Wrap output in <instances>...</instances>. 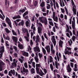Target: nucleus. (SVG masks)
I'll list each match as a JSON object with an SVG mask.
<instances>
[{"mask_svg": "<svg viewBox=\"0 0 78 78\" xmlns=\"http://www.w3.org/2000/svg\"><path fill=\"white\" fill-rule=\"evenodd\" d=\"M51 3H50L51 6V9L53 12L52 13V18L53 19L54 21H55V22H58V16H55V14H56V12H54V9L53 8V3L51 2Z\"/></svg>", "mask_w": 78, "mask_h": 78, "instance_id": "f257e3e1", "label": "nucleus"}, {"mask_svg": "<svg viewBox=\"0 0 78 78\" xmlns=\"http://www.w3.org/2000/svg\"><path fill=\"white\" fill-rule=\"evenodd\" d=\"M38 19L40 22H41L42 23H45V24H47V18L45 17H39Z\"/></svg>", "mask_w": 78, "mask_h": 78, "instance_id": "f03ea898", "label": "nucleus"}, {"mask_svg": "<svg viewBox=\"0 0 78 78\" xmlns=\"http://www.w3.org/2000/svg\"><path fill=\"white\" fill-rule=\"evenodd\" d=\"M73 21H72V27L73 29V34L74 35H76L75 34V17H74L73 19Z\"/></svg>", "mask_w": 78, "mask_h": 78, "instance_id": "7ed1b4c3", "label": "nucleus"}, {"mask_svg": "<svg viewBox=\"0 0 78 78\" xmlns=\"http://www.w3.org/2000/svg\"><path fill=\"white\" fill-rule=\"evenodd\" d=\"M54 59L55 60V67L57 69H59V67H60V65H59V63H58V60H57V58H56V56H55L54 57Z\"/></svg>", "mask_w": 78, "mask_h": 78, "instance_id": "20e7f679", "label": "nucleus"}, {"mask_svg": "<svg viewBox=\"0 0 78 78\" xmlns=\"http://www.w3.org/2000/svg\"><path fill=\"white\" fill-rule=\"evenodd\" d=\"M43 71L44 73L43 72L42 70V69L40 70V72H41V73H39L40 74V75L41 76H42L43 75H46V73H47V70L45 69H44Z\"/></svg>", "mask_w": 78, "mask_h": 78, "instance_id": "39448f33", "label": "nucleus"}, {"mask_svg": "<svg viewBox=\"0 0 78 78\" xmlns=\"http://www.w3.org/2000/svg\"><path fill=\"white\" fill-rule=\"evenodd\" d=\"M5 48H4V46H1L0 47V58H2V55H3V53L4 52Z\"/></svg>", "mask_w": 78, "mask_h": 78, "instance_id": "423d86ee", "label": "nucleus"}, {"mask_svg": "<svg viewBox=\"0 0 78 78\" xmlns=\"http://www.w3.org/2000/svg\"><path fill=\"white\" fill-rule=\"evenodd\" d=\"M56 55L57 56L56 58H57L58 61H59V59H61L62 56H61V54L58 51H57L56 53Z\"/></svg>", "mask_w": 78, "mask_h": 78, "instance_id": "0eeeda50", "label": "nucleus"}, {"mask_svg": "<svg viewBox=\"0 0 78 78\" xmlns=\"http://www.w3.org/2000/svg\"><path fill=\"white\" fill-rule=\"evenodd\" d=\"M6 22L8 24L9 27L10 28H12V26L11 25V20H9V18L6 17L5 19Z\"/></svg>", "mask_w": 78, "mask_h": 78, "instance_id": "6e6552de", "label": "nucleus"}, {"mask_svg": "<svg viewBox=\"0 0 78 78\" xmlns=\"http://www.w3.org/2000/svg\"><path fill=\"white\" fill-rule=\"evenodd\" d=\"M51 40L52 42L54 44V46H55L56 41V39H55V36H52L51 37Z\"/></svg>", "mask_w": 78, "mask_h": 78, "instance_id": "1a4fd4ad", "label": "nucleus"}, {"mask_svg": "<svg viewBox=\"0 0 78 78\" xmlns=\"http://www.w3.org/2000/svg\"><path fill=\"white\" fill-rule=\"evenodd\" d=\"M51 53L54 55L55 53V50L54 49V48L53 47V44H51Z\"/></svg>", "mask_w": 78, "mask_h": 78, "instance_id": "9d476101", "label": "nucleus"}, {"mask_svg": "<svg viewBox=\"0 0 78 78\" xmlns=\"http://www.w3.org/2000/svg\"><path fill=\"white\" fill-rule=\"evenodd\" d=\"M41 39V38H40V37L38 35H37L36 36V40H35V42L37 43L36 45H39V41H40V40Z\"/></svg>", "mask_w": 78, "mask_h": 78, "instance_id": "9b49d317", "label": "nucleus"}, {"mask_svg": "<svg viewBox=\"0 0 78 78\" xmlns=\"http://www.w3.org/2000/svg\"><path fill=\"white\" fill-rule=\"evenodd\" d=\"M73 14L75 16L76 14V10L75 9L76 8V6L75 5H73Z\"/></svg>", "mask_w": 78, "mask_h": 78, "instance_id": "f8f14e48", "label": "nucleus"}, {"mask_svg": "<svg viewBox=\"0 0 78 78\" xmlns=\"http://www.w3.org/2000/svg\"><path fill=\"white\" fill-rule=\"evenodd\" d=\"M12 74H13V75H15V70L14 69L11 70L9 72L8 75L10 76H12Z\"/></svg>", "mask_w": 78, "mask_h": 78, "instance_id": "ddd939ff", "label": "nucleus"}, {"mask_svg": "<svg viewBox=\"0 0 78 78\" xmlns=\"http://www.w3.org/2000/svg\"><path fill=\"white\" fill-rule=\"evenodd\" d=\"M45 49L46 50L47 52L48 53L50 54V46L47 45L45 47Z\"/></svg>", "mask_w": 78, "mask_h": 78, "instance_id": "4468645a", "label": "nucleus"}, {"mask_svg": "<svg viewBox=\"0 0 78 78\" xmlns=\"http://www.w3.org/2000/svg\"><path fill=\"white\" fill-rule=\"evenodd\" d=\"M23 72L21 71V72L23 75H25V73L28 72V70L25 69L24 67L23 68Z\"/></svg>", "mask_w": 78, "mask_h": 78, "instance_id": "2eb2a0df", "label": "nucleus"}, {"mask_svg": "<svg viewBox=\"0 0 78 78\" xmlns=\"http://www.w3.org/2000/svg\"><path fill=\"white\" fill-rule=\"evenodd\" d=\"M59 0V2H60V6H61V7L65 6V4H64V2H63V1H62V0Z\"/></svg>", "mask_w": 78, "mask_h": 78, "instance_id": "dca6fc26", "label": "nucleus"}, {"mask_svg": "<svg viewBox=\"0 0 78 78\" xmlns=\"http://www.w3.org/2000/svg\"><path fill=\"white\" fill-rule=\"evenodd\" d=\"M28 20V21H27L26 22V25L27 27H30V25H31V23H30V21L29 20Z\"/></svg>", "mask_w": 78, "mask_h": 78, "instance_id": "f3484780", "label": "nucleus"}, {"mask_svg": "<svg viewBox=\"0 0 78 78\" xmlns=\"http://www.w3.org/2000/svg\"><path fill=\"white\" fill-rule=\"evenodd\" d=\"M67 72H68V73H69V72H70L72 71V69L70 67V65H68L67 67Z\"/></svg>", "mask_w": 78, "mask_h": 78, "instance_id": "a211bd4d", "label": "nucleus"}, {"mask_svg": "<svg viewBox=\"0 0 78 78\" xmlns=\"http://www.w3.org/2000/svg\"><path fill=\"white\" fill-rule=\"evenodd\" d=\"M51 1L52 2V3L53 4V2H52V1L51 0H50V4H47V6H46V8L47 9H51V5L50 4V3H51Z\"/></svg>", "mask_w": 78, "mask_h": 78, "instance_id": "6ab92c4d", "label": "nucleus"}, {"mask_svg": "<svg viewBox=\"0 0 78 78\" xmlns=\"http://www.w3.org/2000/svg\"><path fill=\"white\" fill-rule=\"evenodd\" d=\"M34 48V51H35V52H36V51L40 52V49L38 46H36V47Z\"/></svg>", "mask_w": 78, "mask_h": 78, "instance_id": "aec40b11", "label": "nucleus"}, {"mask_svg": "<svg viewBox=\"0 0 78 78\" xmlns=\"http://www.w3.org/2000/svg\"><path fill=\"white\" fill-rule=\"evenodd\" d=\"M51 1H52V2L53 3V6L54 5V8L55 9V10H56V5H55V3H56V0H51Z\"/></svg>", "mask_w": 78, "mask_h": 78, "instance_id": "412c9836", "label": "nucleus"}, {"mask_svg": "<svg viewBox=\"0 0 78 78\" xmlns=\"http://www.w3.org/2000/svg\"><path fill=\"white\" fill-rule=\"evenodd\" d=\"M38 29V32L39 33V34H41L42 33V28L38 27L37 28Z\"/></svg>", "mask_w": 78, "mask_h": 78, "instance_id": "4be33fe9", "label": "nucleus"}, {"mask_svg": "<svg viewBox=\"0 0 78 78\" xmlns=\"http://www.w3.org/2000/svg\"><path fill=\"white\" fill-rule=\"evenodd\" d=\"M64 52L65 55H67L68 54V55H69L72 54V52H71V51L69 52L68 50H66V49L65 50V51Z\"/></svg>", "mask_w": 78, "mask_h": 78, "instance_id": "5701e85b", "label": "nucleus"}, {"mask_svg": "<svg viewBox=\"0 0 78 78\" xmlns=\"http://www.w3.org/2000/svg\"><path fill=\"white\" fill-rule=\"evenodd\" d=\"M27 37L26 36H25L24 37L26 39L27 41L28 42L29 41V38H28V37H29V34L28 32H27Z\"/></svg>", "mask_w": 78, "mask_h": 78, "instance_id": "b1692460", "label": "nucleus"}, {"mask_svg": "<svg viewBox=\"0 0 78 78\" xmlns=\"http://www.w3.org/2000/svg\"><path fill=\"white\" fill-rule=\"evenodd\" d=\"M12 39L14 41L15 43L17 42V38L15 37H12Z\"/></svg>", "mask_w": 78, "mask_h": 78, "instance_id": "393cba45", "label": "nucleus"}, {"mask_svg": "<svg viewBox=\"0 0 78 78\" xmlns=\"http://www.w3.org/2000/svg\"><path fill=\"white\" fill-rule=\"evenodd\" d=\"M39 22V20H37L36 23H37V27H42V24L40 23H38Z\"/></svg>", "mask_w": 78, "mask_h": 78, "instance_id": "a878e982", "label": "nucleus"}, {"mask_svg": "<svg viewBox=\"0 0 78 78\" xmlns=\"http://www.w3.org/2000/svg\"><path fill=\"white\" fill-rule=\"evenodd\" d=\"M63 43V41L61 40L59 41V46L60 47H62V44Z\"/></svg>", "mask_w": 78, "mask_h": 78, "instance_id": "bb28decb", "label": "nucleus"}, {"mask_svg": "<svg viewBox=\"0 0 78 78\" xmlns=\"http://www.w3.org/2000/svg\"><path fill=\"white\" fill-rule=\"evenodd\" d=\"M34 59L35 60L36 63H38V62H39V58L37 57V55L34 57Z\"/></svg>", "mask_w": 78, "mask_h": 78, "instance_id": "cd10ccee", "label": "nucleus"}, {"mask_svg": "<svg viewBox=\"0 0 78 78\" xmlns=\"http://www.w3.org/2000/svg\"><path fill=\"white\" fill-rule=\"evenodd\" d=\"M24 24V21L23 20H22L21 22H20L18 24V25L19 26H20V25L23 26Z\"/></svg>", "mask_w": 78, "mask_h": 78, "instance_id": "c85d7f7f", "label": "nucleus"}, {"mask_svg": "<svg viewBox=\"0 0 78 78\" xmlns=\"http://www.w3.org/2000/svg\"><path fill=\"white\" fill-rule=\"evenodd\" d=\"M22 30L23 31V33H25V32L27 33H28V29L26 28H23L22 29Z\"/></svg>", "mask_w": 78, "mask_h": 78, "instance_id": "c756f323", "label": "nucleus"}, {"mask_svg": "<svg viewBox=\"0 0 78 78\" xmlns=\"http://www.w3.org/2000/svg\"><path fill=\"white\" fill-rule=\"evenodd\" d=\"M49 60L50 62H53V57L51 56H49Z\"/></svg>", "mask_w": 78, "mask_h": 78, "instance_id": "7c9ffc66", "label": "nucleus"}, {"mask_svg": "<svg viewBox=\"0 0 78 78\" xmlns=\"http://www.w3.org/2000/svg\"><path fill=\"white\" fill-rule=\"evenodd\" d=\"M68 45H71L72 44L73 42H72V39H70V40L68 41Z\"/></svg>", "mask_w": 78, "mask_h": 78, "instance_id": "2f4dec72", "label": "nucleus"}, {"mask_svg": "<svg viewBox=\"0 0 78 78\" xmlns=\"http://www.w3.org/2000/svg\"><path fill=\"white\" fill-rule=\"evenodd\" d=\"M23 55L25 56H28V53L25 52H23Z\"/></svg>", "mask_w": 78, "mask_h": 78, "instance_id": "473e14b6", "label": "nucleus"}, {"mask_svg": "<svg viewBox=\"0 0 78 78\" xmlns=\"http://www.w3.org/2000/svg\"><path fill=\"white\" fill-rule=\"evenodd\" d=\"M18 18H20V15H18L17 16L12 17L13 19L14 20L16 19H18Z\"/></svg>", "mask_w": 78, "mask_h": 78, "instance_id": "72a5a7b5", "label": "nucleus"}, {"mask_svg": "<svg viewBox=\"0 0 78 78\" xmlns=\"http://www.w3.org/2000/svg\"><path fill=\"white\" fill-rule=\"evenodd\" d=\"M55 5L56 8H57L59 9V4L58 3V2H56L55 3Z\"/></svg>", "mask_w": 78, "mask_h": 78, "instance_id": "f704fd0d", "label": "nucleus"}, {"mask_svg": "<svg viewBox=\"0 0 78 78\" xmlns=\"http://www.w3.org/2000/svg\"><path fill=\"white\" fill-rule=\"evenodd\" d=\"M25 9H23V10H20L19 11L20 13H23L25 11V9H26V8L25 7Z\"/></svg>", "mask_w": 78, "mask_h": 78, "instance_id": "c9c22d12", "label": "nucleus"}, {"mask_svg": "<svg viewBox=\"0 0 78 78\" xmlns=\"http://www.w3.org/2000/svg\"><path fill=\"white\" fill-rule=\"evenodd\" d=\"M18 47L20 49H23V45L20 44H18Z\"/></svg>", "mask_w": 78, "mask_h": 78, "instance_id": "e433bc0d", "label": "nucleus"}, {"mask_svg": "<svg viewBox=\"0 0 78 78\" xmlns=\"http://www.w3.org/2000/svg\"><path fill=\"white\" fill-rule=\"evenodd\" d=\"M28 50L29 51H30V53H31L32 52V51H31V47H30V46L29 45L28 46Z\"/></svg>", "mask_w": 78, "mask_h": 78, "instance_id": "4c0bfd02", "label": "nucleus"}, {"mask_svg": "<svg viewBox=\"0 0 78 78\" xmlns=\"http://www.w3.org/2000/svg\"><path fill=\"white\" fill-rule=\"evenodd\" d=\"M31 28L32 29H33L34 31H35V30H36V28H35L34 24H32V26L31 27Z\"/></svg>", "mask_w": 78, "mask_h": 78, "instance_id": "58836bf2", "label": "nucleus"}, {"mask_svg": "<svg viewBox=\"0 0 78 78\" xmlns=\"http://www.w3.org/2000/svg\"><path fill=\"white\" fill-rule=\"evenodd\" d=\"M36 72L38 74H39V75H40V74H39V73H41V72L40 71V72H39V69L38 68H36Z\"/></svg>", "mask_w": 78, "mask_h": 78, "instance_id": "ea45409f", "label": "nucleus"}, {"mask_svg": "<svg viewBox=\"0 0 78 78\" xmlns=\"http://www.w3.org/2000/svg\"><path fill=\"white\" fill-rule=\"evenodd\" d=\"M42 52H43L44 54V55H45L46 54V50L43 47H42Z\"/></svg>", "mask_w": 78, "mask_h": 78, "instance_id": "a19ab883", "label": "nucleus"}, {"mask_svg": "<svg viewBox=\"0 0 78 78\" xmlns=\"http://www.w3.org/2000/svg\"><path fill=\"white\" fill-rule=\"evenodd\" d=\"M54 23L56 29H59V27L58 26V24L56 23Z\"/></svg>", "mask_w": 78, "mask_h": 78, "instance_id": "79ce46f5", "label": "nucleus"}, {"mask_svg": "<svg viewBox=\"0 0 78 78\" xmlns=\"http://www.w3.org/2000/svg\"><path fill=\"white\" fill-rule=\"evenodd\" d=\"M12 31L13 35H14L15 36H17V33H16V32H15L14 30H12Z\"/></svg>", "mask_w": 78, "mask_h": 78, "instance_id": "37998d69", "label": "nucleus"}, {"mask_svg": "<svg viewBox=\"0 0 78 78\" xmlns=\"http://www.w3.org/2000/svg\"><path fill=\"white\" fill-rule=\"evenodd\" d=\"M50 67L52 71H53V69H54V67H53V65H52V64H50Z\"/></svg>", "mask_w": 78, "mask_h": 78, "instance_id": "c03bdc74", "label": "nucleus"}, {"mask_svg": "<svg viewBox=\"0 0 78 78\" xmlns=\"http://www.w3.org/2000/svg\"><path fill=\"white\" fill-rule=\"evenodd\" d=\"M41 6V7H44L45 6V2H42L40 5Z\"/></svg>", "mask_w": 78, "mask_h": 78, "instance_id": "a18cd8bd", "label": "nucleus"}, {"mask_svg": "<svg viewBox=\"0 0 78 78\" xmlns=\"http://www.w3.org/2000/svg\"><path fill=\"white\" fill-rule=\"evenodd\" d=\"M5 43L6 46V47H7V48H9V47H9V44H8V41H5Z\"/></svg>", "mask_w": 78, "mask_h": 78, "instance_id": "49530a36", "label": "nucleus"}, {"mask_svg": "<svg viewBox=\"0 0 78 78\" xmlns=\"http://www.w3.org/2000/svg\"><path fill=\"white\" fill-rule=\"evenodd\" d=\"M5 39L6 40H7L8 41H9L10 40V38H9V37L8 35L5 36Z\"/></svg>", "mask_w": 78, "mask_h": 78, "instance_id": "de8ad7c7", "label": "nucleus"}, {"mask_svg": "<svg viewBox=\"0 0 78 78\" xmlns=\"http://www.w3.org/2000/svg\"><path fill=\"white\" fill-rule=\"evenodd\" d=\"M5 31L6 33H9L10 31L7 28H5Z\"/></svg>", "mask_w": 78, "mask_h": 78, "instance_id": "09e8293b", "label": "nucleus"}, {"mask_svg": "<svg viewBox=\"0 0 78 78\" xmlns=\"http://www.w3.org/2000/svg\"><path fill=\"white\" fill-rule=\"evenodd\" d=\"M28 12L27 11L25 12L23 15V17H25V16H27V15H28Z\"/></svg>", "mask_w": 78, "mask_h": 78, "instance_id": "8fccbe9b", "label": "nucleus"}, {"mask_svg": "<svg viewBox=\"0 0 78 78\" xmlns=\"http://www.w3.org/2000/svg\"><path fill=\"white\" fill-rule=\"evenodd\" d=\"M68 50V51H70V50H71V48H69L68 47H66V48L65 51H66V50Z\"/></svg>", "mask_w": 78, "mask_h": 78, "instance_id": "3c124183", "label": "nucleus"}, {"mask_svg": "<svg viewBox=\"0 0 78 78\" xmlns=\"http://www.w3.org/2000/svg\"><path fill=\"white\" fill-rule=\"evenodd\" d=\"M30 72L32 73H34V69L33 68H32L30 70Z\"/></svg>", "mask_w": 78, "mask_h": 78, "instance_id": "603ef678", "label": "nucleus"}, {"mask_svg": "<svg viewBox=\"0 0 78 78\" xmlns=\"http://www.w3.org/2000/svg\"><path fill=\"white\" fill-rule=\"evenodd\" d=\"M33 61V58H32L30 59V61H28V64H31V63H32V62Z\"/></svg>", "mask_w": 78, "mask_h": 78, "instance_id": "864d4df0", "label": "nucleus"}, {"mask_svg": "<svg viewBox=\"0 0 78 78\" xmlns=\"http://www.w3.org/2000/svg\"><path fill=\"white\" fill-rule=\"evenodd\" d=\"M36 68H38V67H40L41 66V63L36 64Z\"/></svg>", "mask_w": 78, "mask_h": 78, "instance_id": "5fc2aeb1", "label": "nucleus"}, {"mask_svg": "<svg viewBox=\"0 0 78 78\" xmlns=\"http://www.w3.org/2000/svg\"><path fill=\"white\" fill-rule=\"evenodd\" d=\"M5 63H3L2 61H1L0 62V67H2V66H3V65H5Z\"/></svg>", "mask_w": 78, "mask_h": 78, "instance_id": "6e6d98bb", "label": "nucleus"}, {"mask_svg": "<svg viewBox=\"0 0 78 78\" xmlns=\"http://www.w3.org/2000/svg\"><path fill=\"white\" fill-rule=\"evenodd\" d=\"M12 67H16L17 66V65L16 64V63L13 62L12 63Z\"/></svg>", "mask_w": 78, "mask_h": 78, "instance_id": "4d7b16f0", "label": "nucleus"}, {"mask_svg": "<svg viewBox=\"0 0 78 78\" xmlns=\"http://www.w3.org/2000/svg\"><path fill=\"white\" fill-rule=\"evenodd\" d=\"M49 23L52 26H54V24H53V21H49Z\"/></svg>", "mask_w": 78, "mask_h": 78, "instance_id": "13d9d810", "label": "nucleus"}, {"mask_svg": "<svg viewBox=\"0 0 78 78\" xmlns=\"http://www.w3.org/2000/svg\"><path fill=\"white\" fill-rule=\"evenodd\" d=\"M75 76H76V75L75 74V72H73V78H75Z\"/></svg>", "mask_w": 78, "mask_h": 78, "instance_id": "bf43d9fd", "label": "nucleus"}, {"mask_svg": "<svg viewBox=\"0 0 78 78\" xmlns=\"http://www.w3.org/2000/svg\"><path fill=\"white\" fill-rule=\"evenodd\" d=\"M0 12H1V14L2 15V16H3L4 17V18H5V16L4 14H3V11H2V10H1V9H0Z\"/></svg>", "mask_w": 78, "mask_h": 78, "instance_id": "052dcab7", "label": "nucleus"}, {"mask_svg": "<svg viewBox=\"0 0 78 78\" xmlns=\"http://www.w3.org/2000/svg\"><path fill=\"white\" fill-rule=\"evenodd\" d=\"M38 55L39 57V58H40V59H41V58L42 57V54L41 53H39Z\"/></svg>", "mask_w": 78, "mask_h": 78, "instance_id": "680f3d73", "label": "nucleus"}, {"mask_svg": "<svg viewBox=\"0 0 78 78\" xmlns=\"http://www.w3.org/2000/svg\"><path fill=\"white\" fill-rule=\"evenodd\" d=\"M65 11H66V14H67V15H68V10L67 9V8H66V7H65Z\"/></svg>", "mask_w": 78, "mask_h": 78, "instance_id": "e2e57ef3", "label": "nucleus"}, {"mask_svg": "<svg viewBox=\"0 0 78 78\" xmlns=\"http://www.w3.org/2000/svg\"><path fill=\"white\" fill-rule=\"evenodd\" d=\"M70 61L73 62H75V60L74 59H73V58H71L70 59Z\"/></svg>", "mask_w": 78, "mask_h": 78, "instance_id": "0e129e2a", "label": "nucleus"}, {"mask_svg": "<svg viewBox=\"0 0 78 78\" xmlns=\"http://www.w3.org/2000/svg\"><path fill=\"white\" fill-rule=\"evenodd\" d=\"M24 66L25 68H28V65H27V63L25 62L24 64Z\"/></svg>", "mask_w": 78, "mask_h": 78, "instance_id": "69168bd1", "label": "nucleus"}, {"mask_svg": "<svg viewBox=\"0 0 78 78\" xmlns=\"http://www.w3.org/2000/svg\"><path fill=\"white\" fill-rule=\"evenodd\" d=\"M32 63V66L34 68H35V62H33Z\"/></svg>", "mask_w": 78, "mask_h": 78, "instance_id": "338daca9", "label": "nucleus"}, {"mask_svg": "<svg viewBox=\"0 0 78 78\" xmlns=\"http://www.w3.org/2000/svg\"><path fill=\"white\" fill-rule=\"evenodd\" d=\"M75 39H76V37L75 36H73L72 37V39L73 41H75Z\"/></svg>", "mask_w": 78, "mask_h": 78, "instance_id": "774afa93", "label": "nucleus"}]
</instances>
